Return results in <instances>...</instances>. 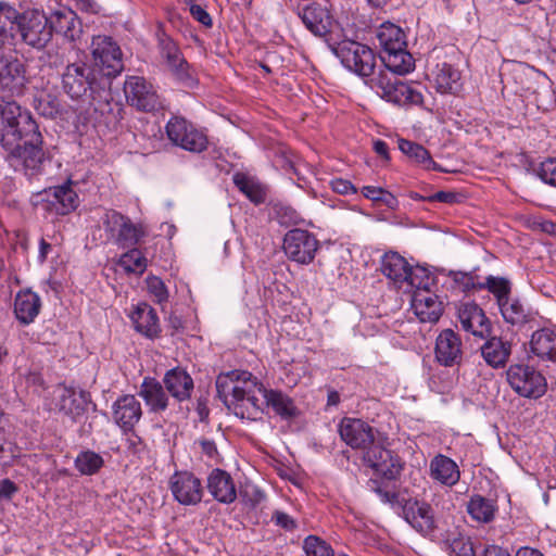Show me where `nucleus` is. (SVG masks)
Listing matches in <instances>:
<instances>
[{
  "label": "nucleus",
  "mask_w": 556,
  "mask_h": 556,
  "mask_svg": "<svg viewBox=\"0 0 556 556\" xmlns=\"http://www.w3.org/2000/svg\"><path fill=\"white\" fill-rule=\"evenodd\" d=\"M27 85L20 60L0 59V144L26 169L38 170L45 160L42 136L31 113L13 99L23 97Z\"/></svg>",
  "instance_id": "f257e3e1"
},
{
  "label": "nucleus",
  "mask_w": 556,
  "mask_h": 556,
  "mask_svg": "<svg viewBox=\"0 0 556 556\" xmlns=\"http://www.w3.org/2000/svg\"><path fill=\"white\" fill-rule=\"evenodd\" d=\"M341 439L352 448L363 452L364 463L386 480H396L403 469L397 455L383 446L379 432L357 418H343L339 425Z\"/></svg>",
  "instance_id": "f03ea898"
},
{
  "label": "nucleus",
  "mask_w": 556,
  "mask_h": 556,
  "mask_svg": "<svg viewBox=\"0 0 556 556\" xmlns=\"http://www.w3.org/2000/svg\"><path fill=\"white\" fill-rule=\"evenodd\" d=\"M61 83L63 91L72 100L79 101L94 111L109 103L110 81L85 61L68 63L61 74Z\"/></svg>",
  "instance_id": "7ed1b4c3"
},
{
  "label": "nucleus",
  "mask_w": 556,
  "mask_h": 556,
  "mask_svg": "<svg viewBox=\"0 0 556 556\" xmlns=\"http://www.w3.org/2000/svg\"><path fill=\"white\" fill-rule=\"evenodd\" d=\"M377 39L382 49L381 60L386 67L394 74L404 75L415 67V60L407 51L405 34L401 27L387 22L378 31Z\"/></svg>",
  "instance_id": "20e7f679"
},
{
  "label": "nucleus",
  "mask_w": 556,
  "mask_h": 556,
  "mask_svg": "<svg viewBox=\"0 0 556 556\" xmlns=\"http://www.w3.org/2000/svg\"><path fill=\"white\" fill-rule=\"evenodd\" d=\"M91 65L108 81L124 70L123 53L115 40L105 35L93 36L89 46Z\"/></svg>",
  "instance_id": "39448f33"
},
{
  "label": "nucleus",
  "mask_w": 556,
  "mask_h": 556,
  "mask_svg": "<svg viewBox=\"0 0 556 556\" xmlns=\"http://www.w3.org/2000/svg\"><path fill=\"white\" fill-rule=\"evenodd\" d=\"M393 74L381 71L371 77L367 85L388 102L399 105L421 103L422 94Z\"/></svg>",
  "instance_id": "423d86ee"
},
{
  "label": "nucleus",
  "mask_w": 556,
  "mask_h": 556,
  "mask_svg": "<svg viewBox=\"0 0 556 556\" xmlns=\"http://www.w3.org/2000/svg\"><path fill=\"white\" fill-rule=\"evenodd\" d=\"M264 391L266 388L252 376L251 386L245 383L242 389L233 388V399H230L229 409L242 419H261L265 405Z\"/></svg>",
  "instance_id": "0eeeda50"
},
{
  "label": "nucleus",
  "mask_w": 556,
  "mask_h": 556,
  "mask_svg": "<svg viewBox=\"0 0 556 556\" xmlns=\"http://www.w3.org/2000/svg\"><path fill=\"white\" fill-rule=\"evenodd\" d=\"M333 52L341 60L348 70L362 77H369L374 74L376 55L366 45L353 40L339 42Z\"/></svg>",
  "instance_id": "6e6552de"
},
{
  "label": "nucleus",
  "mask_w": 556,
  "mask_h": 556,
  "mask_svg": "<svg viewBox=\"0 0 556 556\" xmlns=\"http://www.w3.org/2000/svg\"><path fill=\"white\" fill-rule=\"evenodd\" d=\"M15 30L26 45L36 49L45 48L52 38L49 20L38 10L22 12Z\"/></svg>",
  "instance_id": "1a4fd4ad"
},
{
  "label": "nucleus",
  "mask_w": 556,
  "mask_h": 556,
  "mask_svg": "<svg viewBox=\"0 0 556 556\" xmlns=\"http://www.w3.org/2000/svg\"><path fill=\"white\" fill-rule=\"evenodd\" d=\"M506 378L513 390L523 397H540L546 391L544 376L529 365H511L506 371Z\"/></svg>",
  "instance_id": "9d476101"
},
{
  "label": "nucleus",
  "mask_w": 556,
  "mask_h": 556,
  "mask_svg": "<svg viewBox=\"0 0 556 556\" xmlns=\"http://www.w3.org/2000/svg\"><path fill=\"white\" fill-rule=\"evenodd\" d=\"M165 129L168 139L187 151L200 153L207 148L206 135L184 117L173 116Z\"/></svg>",
  "instance_id": "9b49d317"
},
{
  "label": "nucleus",
  "mask_w": 556,
  "mask_h": 556,
  "mask_svg": "<svg viewBox=\"0 0 556 556\" xmlns=\"http://www.w3.org/2000/svg\"><path fill=\"white\" fill-rule=\"evenodd\" d=\"M124 93L129 105L141 112H154L162 108L155 88L144 77L128 76L124 83Z\"/></svg>",
  "instance_id": "f8f14e48"
},
{
  "label": "nucleus",
  "mask_w": 556,
  "mask_h": 556,
  "mask_svg": "<svg viewBox=\"0 0 556 556\" xmlns=\"http://www.w3.org/2000/svg\"><path fill=\"white\" fill-rule=\"evenodd\" d=\"M319 249L316 237L304 229H291L283 239V250L289 260L299 264H309Z\"/></svg>",
  "instance_id": "ddd939ff"
},
{
  "label": "nucleus",
  "mask_w": 556,
  "mask_h": 556,
  "mask_svg": "<svg viewBox=\"0 0 556 556\" xmlns=\"http://www.w3.org/2000/svg\"><path fill=\"white\" fill-rule=\"evenodd\" d=\"M104 225L113 233L119 248H136L146 236V229L141 224H134L129 217L111 211L105 214Z\"/></svg>",
  "instance_id": "4468645a"
},
{
  "label": "nucleus",
  "mask_w": 556,
  "mask_h": 556,
  "mask_svg": "<svg viewBox=\"0 0 556 556\" xmlns=\"http://www.w3.org/2000/svg\"><path fill=\"white\" fill-rule=\"evenodd\" d=\"M169 489L181 505H197L203 496L201 480L189 471H176L170 477Z\"/></svg>",
  "instance_id": "2eb2a0df"
},
{
  "label": "nucleus",
  "mask_w": 556,
  "mask_h": 556,
  "mask_svg": "<svg viewBox=\"0 0 556 556\" xmlns=\"http://www.w3.org/2000/svg\"><path fill=\"white\" fill-rule=\"evenodd\" d=\"M434 355L442 366L460 365L463 362V342L459 334L452 329L442 330L435 340Z\"/></svg>",
  "instance_id": "dca6fc26"
},
{
  "label": "nucleus",
  "mask_w": 556,
  "mask_h": 556,
  "mask_svg": "<svg viewBox=\"0 0 556 556\" xmlns=\"http://www.w3.org/2000/svg\"><path fill=\"white\" fill-rule=\"evenodd\" d=\"M462 328L471 334L485 339L492 333L491 320L475 302L462 303L457 311Z\"/></svg>",
  "instance_id": "f3484780"
},
{
  "label": "nucleus",
  "mask_w": 556,
  "mask_h": 556,
  "mask_svg": "<svg viewBox=\"0 0 556 556\" xmlns=\"http://www.w3.org/2000/svg\"><path fill=\"white\" fill-rule=\"evenodd\" d=\"M41 194L45 210L56 215H66L78 206V195L71 182L51 187Z\"/></svg>",
  "instance_id": "a211bd4d"
},
{
  "label": "nucleus",
  "mask_w": 556,
  "mask_h": 556,
  "mask_svg": "<svg viewBox=\"0 0 556 556\" xmlns=\"http://www.w3.org/2000/svg\"><path fill=\"white\" fill-rule=\"evenodd\" d=\"M412 299V307L421 323H437L442 315V302L437 294L426 287L416 283Z\"/></svg>",
  "instance_id": "6ab92c4d"
},
{
  "label": "nucleus",
  "mask_w": 556,
  "mask_h": 556,
  "mask_svg": "<svg viewBox=\"0 0 556 556\" xmlns=\"http://www.w3.org/2000/svg\"><path fill=\"white\" fill-rule=\"evenodd\" d=\"M405 520L419 533L426 535L435 528L433 509L424 501L409 500L403 506Z\"/></svg>",
  "instance_id": "aec40b11"
},
{
  "label": "nucleus",
  "mask_w": 556,
  "mask_h": 556,
  "mask_svg": "<svg viewBox=\"0 0 556 556\" xmlns=\"http://www.w3.org/2000/svg\"><path fill=\"white\" fill-rule=\"evenodd\" d=\"M298 15L305 27L315 36H325L330 31L332 16L328 9L318 2L298 7Z\"/></svg>",
  "instance_id": "412c9836"
},
{
  "label": "nucleus",
  "mask_w": 556,
  "mask_h": 556,
  "mask_svg": "<svg viewBox=\"0 0 556 556\" xmlns=\"http://www.w3.org/2000/svg\"><path fill=\"white\" fill-rule=\"evenodd\" d=\"M381 271L395 285L402 286L404 282H407L410 287L416 286L412 266L397 252L390 251L382 256Z\"/></svg>",
  "instance_id": "4be33fe9"
},
{
  "label": "nucleus",
  "mask_w": 556,
  "mask_h": 556,
  "mask_svg": "<svg viewBox=\"0 0 556 556\" xmlns=\"http://www.w3.org/2000/svg\"><path fill=\"white\" fill-rule=\"evenodd\" d=\"M141 416V403L132 394L122 395L113 404V419L125 432L131 431Z\"/></svg>",
  "instance_id": "5701e85b"
},
{
  "label": "nucleus",
  "mask_w": 556,
  "mask_h": 556,
  "mask_svg": "<svg viewBox=\"0 0 556 556\" xmlns=\"http://www.w3.org/2000/svg\"><path fill=\"white\" fill-rule=\"evenodd\" d=\"M138 395L144 401L150 413L161 414L169 406V397L162 382L155 378L146 377L140 386Z\"/></svg>",
  "instance_id": "b1692460"
},
{
  "label": "nucleus",
  "mask_w": 556,
  "mask_h": 556,
  "mask_svg": "<svg viewBox=\"0 0 556 556\" xmlns=\"http://www.w3.org/2000/svg\"><path fill=\"white\" fill-rule=\"evenodd\" d=\"M137 332L148 339L159 338L161 326L156 311L148 303H139L129 315Z\"/></svg>",
  "instance_id": "393cba45"
},
{
  "label": "nucleus",
  "mask_w": 556,
  "mask_h": 556,
  "mask_svg": "<svg viewBox=\"0 0 556 556\" xmlns=\"http://www.w3.org/2000/svg\"><path fill=\"white\" fill-rule=\"evenodd\" d=\"M207 490L223 504H231L237 498V490L231 476L219 468L213 469L207 477Z\"/></svg>",
  "instance_id": "a878e982"
},
{
  "label": "nucleus",
  "mask_w": 556,
  "mask_h": 556,
  "mask_svg": "<svg viewBox=\"0 0 556 556\" xmlns=\"http://www.w3.org/2000/svg\"><path fill=\"white\" fill-rule=\"evenodd\" d=\"M162 383L172 397L178 402L189 400L194 388L191 376L180 367L167 370Z\"/></svg>",
  "instance_id": "bb28decb"
},
{
  "label": "nucleus",
  "mask_w": 556,
  "mask_h": 556,
  "mask_svg": "<svg viewBox=\"0 0 556 556\" xmlns=\"http://www.w3.org/2000/svg\"><path fill=\"white\" fill-rule=\"evenodd\" d=\"M481 345V356L492 368H504L511 354V343L501 337L490 336Z\"/></svg>",
  "instance_id": "cd10ccee"
},
{
  "label": "nucleus",
  "mask_w": 556,
  "mask_h": 556,
  "mask_svg": "<svg viewBox=\"0 0 556 556\" xmlns=\"http://www.w3.org/2000/svg\"><path fill=\"white\" fill-rule=\"evenodd\" d=\"M89 397L90 394L86 391L76 392L73 388H63L56 402L58 410L76 421L85 414Z\"/></svg>",
  "instance_id": "c85d7f7f"
},
{
  "label": "nucleus",
  "mask_w": 556,
  "mask_h": 556,
  "mask_svg": "<svg viewBox=\"0 0 556 556\" xmlns=\"http://www.w3.org/2000/svg\"><path fill=\"white\" fill-rule=\"evenodd\" d=\"M51 34L63 35L70 41H76L83 33V25L76 13L70 9L55 11L49 20Z\"/></svg>",
  "instance_id": "c756f323"
},
{
  "label": "nucleus",
  "mask_w": 556,
  "mask_h": 556,
  "mask_svg": "<svg viewBox=\"0 0 556 556\" xmlns=\"http://www.w3.org/2000/svg\"><path fill=\"white\" fill-rule=\"evenodd\" d=\"M41 300L30 289H24L16 293L14 299V314L22 325L31 324L40 313Z\"/></svg>",
  "instance_id": "7c9ffc66"
},
{
  "label": "nucleus",
  "mask_w": 556,
  "mask_h": 556,
  "mask_svg": "<svg viewBox=\"0 0 556 556\" xmlns=\"http://www.w3.org/2000/svg\"><path fill=\"white\" fill-rule=\"evenodd\" d=\"M252 374L247 370H231L219 374L216 379V391L218 397L229 408L230 399H233V388L242 389V386H251Z\"/></svg>",
  "instance_id": "2f4dec72"
},
{
  "label": "nucleus",
  "mask_w": 556,
  "mask_h": 556,
  "mask_svg": "<svg viewBox=\"0 0 556 556\" xmlns=\"http://www.w3.org/2000/svg\"><path fill=\"white\" fill-rule=\"evenodd\" d=\"M430 476L440 483L452 486L459 481L460 472L453 459L439 454L430 463Z\"/></svg>",
  "instance_id": "473e14b6"
},
{
  "label": "nucleus",
  "mask_w": 556,
  "mask_h": 556,
  "mask_svg": "<svg viewBox=\"0 0 556 556\" xmlns=\"http://www.w3.org/2000/svg\"><path fill=\"white\" fill-rule=\"evenodd\" d=\"M265 406L271 407L276 415L285 420L299 416L300 412L293 400L280 390L266 389L264 391Z\"/></svg>",
  "instance_id": "72a5a7b5"
},
{
  "label": "nucleus",
  "mask_w": 556,
  "mask_h": 556,
  "mask_svg": "<svg viewBox=\"0 0 556 556\" xmlns=\"http://www.w3.org/2000/svg\"><path fill=\"white\" fill-rule=\"evenodd\" d=\"M531 352L543 361H556V332L543 328L533 332L530 341Z\"/></svg>",
  "instance_id": "f704fd0d"
},
{
  "label": "nucleus",
  "mask_w": 556,
  "mask_h": 556,
  "mask_svg": "<svg viewBox=\"0 0 556 556\" xmlns=\"http://www.w3.org/2000/svg\"><path fill=\"white\" fill-rule=\"evenodd\" d=\"M434 79L441 93H456L460 88V72L448 63L437 66Z\"/></svg>",
  "instance_id": "c9c22d12"
},
{
  "label": "nucleus",
  "mask_w": 556,
  "mask_h": 556,
  "mask_svg": "<svg viewBox=\"0 0 556 556\" xmlns=\"http://www.w3.org/2000/svg\"><path fill=\"white\" fill-rule=\"evenodd\" d=\"M399 149L407 155L410 160L421 165L426 169L439 170L437 163L432 160L429 151L421 144L406 140L399 139Z\"/></svg>",
  "instance_id": "e433bc0d"
},
{
  "label": "nucleus",
  "mask_w": 556,
  "mask_h": 556,
  "mask_svg": "<svg viewBox=\"0 0 556 556\" xmlns=\"http://www.w3.org/2000/svg\"><path fill=\"white\" fill-rule=\"evenodd\" d=\"M235 186L254 204H262L266 200V189L260 182L242 173L233 176Z\"/></svg>",
  "instance_id": "4c0bfd02"
},
{
  "label": "nucleus",
  "mask_w": 556,
  "mask_h": 556,
  "mask_svg": "<svg viewBox=\"0 0 556 556\" xmlns=\"http://www.w3.org/2000/svg\"><path fill=\"white\" fill-rule=\"evenodd\" d=\"M504 320L511 325H523L529 321V312L518 299H507L498 305Z\"/></svg>",
  "instance_id": "58836bf2"
},
{
  "label": "nucleus",
  "mask_w": 556,
  "mask_h": 556,
  "mask_svg": "<svg viewBox=\"0 0 556 556\" xmlns=\"http://www.w3.org/2000/svg\"><path fill=\"white\" fill-rule=\"evenodd\" d=\"M467 510L477 521L488 523L493 520L496 506L493 501L476 495L469 501Z\"/></svg>",
  "instance_id": "ea45409f"
},
{
  "label": "nucleus",
  "mask_w": 556,
  "mask_h": 556,
  "mask_svg": "<svg viewBox=\"0 0 556 556\" xmlns=\"http://www.w3.org/2000/svg\"><path fill=\"white\" fill-rule=\"evenodd\" d=\"M482 289H486L492 293L496 299L497 305H500L510 298L511 282L507 278L490 275L483 282H478V290Z\"/></svg>",
  "instance_id": "a19ab883"
},
{
  "label": "nucleus",
  "mask_w": 556,
  "mask_h": 556,
  "mask_svg": "<svg viewBox=\"0 0 556 556\" xmlns=\"http://www.w3.org/2000/svg\"><path fill=\"white\" fill-rule=\"evenodd\" d=\"M118 265L127 273L141 275L147 268L148 261L139 249L130 248L119 257Z\"/></svg>",
  "instance_id": "79ce46f5"
},
{
  "label": "nucleus",
  "mask_w": 556,
  "mask_h": 556,
  "mask_svg": "<svg viewBox=\"0 0 556 556\" xmlns=\"http://www.w3.org/2000/svg\"><path fill=\"white\" fill-rule=\"evenodd\" d=\"M103 458L96 452H80L75 459V467L81 475L91 476L103 466Z\"/></svg>",
  "instance_id": "37998d69"
},
{
  "label": "nucleus",
  "mask_w": 556,
  "mask_h": 556,
  "mask_svg": "<svg viewBox=\"0 0 556 556\" xmlns=\"http://www.w3.org/2000/svg\"><path fill=\"white\" fill-rule=\"evenodd\" d=\"M20 14L13 5L0 1V40L8 37V30H15Z\"/></svg>",
  "instance_id": "c03bdc74"
},
{
  "label": "nucleus",
  "mask_w": 556,
  "mask_h": 556,
  "mask_svg": "<svg viewBox=\"0 0 556 556\" xmlns=\"http://www.w3.org/2000/svg\"><path fill=\"white\" fill-rule=\"evenodd\" d=\"M446 547L454 556H475V548L469 538L462 534H450L445 540Z\"/></svg>",
  "instance_id": "a18cd8bd"
},
{
  "label": "nucleus",
  "mask_w": 556,
  "mask_h": 556,
  "mask_svg": "<svg viewBox=\"0 0 556 556\" xmlns=\"http://www.w3.org/2000/svg\"><path fill=\"white\" fill-rule=\"evenodd\" d=\"M239 496L243 505L250 510L258 508L266 498L265 493L251 483H245L240 488Z\"/></svg>",
  "instance_id": "49530a36"
},
{
  "label": "nucleus",
  "mask_w": 556,
  "mask_h": 556,
  "mask_svg": "<svg viewBox=\"0 0 556 556\" xmlns=\"http://www.w3.org/2000/svg\"><path fill=\"white\" fill-rule=\"evenodd\" d=\"M304 551L306 556H333L331 546L316 535H308L304 540Z\"/></svg>",
  "instance_id": "de8ad7c7"
},
{
  "label": "nucleus",
  "mask_w": 556,
  "mask_h": 556,
  "mask_svg": "<svg viewBox=\"0 0 556 556\" xmlns=\"http://www.w3.org/2000/svg\"><path fill=\"white\" fill-rule=\"evenodd\" d=\"M168 68L175 78L182 85L187 87H192L195 85L193 73L190 71L189 64L184 59V56L177 60L174 64L168 65Z\"/></svg>",
  "instance_id": "09e8293b"
},
{
  "label": "nucleus",
  "mask_w": 556,
  "mask_h": 556,
  "mask_svg": "<svg viewBox=\"0 0 556 556\" xmlns=\"http://www.w3.org/2000/svg\"><path fill=\"white\" fill-rule=\"evenodd\" d=\"M147 287L148 291L155 298L157 303L162 304L164 302H167L168 291L161 278L155 276L148 277Z\"/></svg>",
  "instance_id": "8fccbe9b"
},
{
  "label": "nucleus",
  "mask_w": 556,
  "mask_h": 556,
  "mask_svg": "<svg viewBox=\"0 0 556 556\" xmlns=\"http://www.w3.org/2000/svg\"><path fill=\"white\" fill-rule=\"evenodd\" d=\"M161 54L166 60L167 66L182 58L177 45L170 38L160 39Z\"/></svg>",
  "instance_id": "3c124183"
},
{
  "label": "nucleus",
  "mask_w": 556,
  "mask_h": 556,
  "mask_svg": "<svg viewBox=\"0 0 556 556\" xmlns=\"http://www.w3.org/2000/svg\"><path fill=\"white\" fill-rule=\"evenodd\" d=\"M539 176L544 182L556 187V159H548L542 162Z\"/></svg>",
  "instance_id": "603ef678"
},
{
  "label": "nucleus",
  "mask_w": 556,
  "mask_h": 556,
  "mask_svg": "<svg viewBox=\"0 0 556 556\" xmlns=\"http://www.w3.org/2000/svg\"><path fill=\"white\" fill-rule=\"evenodd\" d=\"M453 279L462 286L463 291L478 290V282L475 281V277L471 274L457 271L453 274Z\"/></svg>",
  "instance_id": "864d4df0"
},
{
  "label": "nucleus",
  "mask_w": 556,
  "mask_h": 556,
  "mask_svg": "<svg viewBox=\"0 0 556 556\" xmlns=\"http://www.w3.org/2000/svg\"><path fill=\"white\" fill-rule=\"evenodd\" d=\"M370 486L380 496L383 503H394L397 498L396 492L384 488L377 480H370Z\"/></svg>",
  "instance_id": "5fc2aeb1"
},
{
  "label": "nucleus",
  "mask_w": 556,
  "mask_h": 556,
  "mask_svg": "<svg viewBox=\"0 0 556 556\" xmlns=\"http://www.w3.org/2000/svg\"><path fill=\"white\" fill-rule=\"evenodd\" d=\"M190 14H191V16L195 21H198L199 23H201L205 27H211L212 26V18L210 16V14L200 4H191L190 5Z\"/></svg>",
  "instance_id": "6e6d98bb"
},
{
  "label": "nucleus",
  "mask_w": 556,
  "mask_h": 556,
  "mask_svg": "<svg viewBox=\"0 0 556 556\" xmlns=\"http://www.w3.org/2000/svg\"><path fill=\"white\" fill-rule=\"evenodd\" d=\"M275 523L285 530H293L296 528L294 519L283 511L276 510L271 518Z\"/></svg>",
  "instance_id": "4d7b16f0"
},
{
  "label": "nucleus",
  "mask_w": 556,
  "mask_h": 556,
  "mask_svg": "<svg viewBox=\"0 0 556 556\" xmlns=\"http://www.w3.org/2000/svg\"><path fill=\"white\" fill-rule=\"evenodd\" d=\"M332 190L339 194H349V193H355L356 189L352 185L351 181L342 179V178H336L331 181Z\"/></svg>",
  "instance_id": "13d9d810"
},
{
  "label": "nucleus",
  "mask_w": 556,
  "mask_h": 556,
  "mask_svg": "<svg viewBox=\"0 0 556 556\" xmlns=\"http://www.w3.org/2000/svg\"><path fill=\"white\" fill-rule=\"evenodd\" d=\"M277 214L280 217L281 223H296L298 214L295 210L290 206H279Z\"/></svg>",
  "instance_id": "bf43d9fd"
},
{
  "label": "nucleus",
  "mask_w": 556,
  "mask_h": 556,
  "mask_svg": "<svg viewBox=\"0 0 556 556\" xmlns=\"http://www.w3.org/2000/svg\"><path fill=\"white\" fill-rule=\"evenodd\" d=\"M383 191H384V189H382L380 187H374V186H365L362 189L363 195L371 201H375V202L380 201V199L383 194Z\"/></svg>",
  "instance_id": "052dcab7"
},
{
  "label": "nucleus",
  "mask_w": 556,
  "mask_h": 556,
  "mask_svg": "<svg viewBox=\"0 0 556 556\" xmlns=\"http://www.w3.org/2000/svg\"><path fill=\"white\" fill-rule=\"evenodd\" d=\"M16 491L17 488L11 480L3 479L0 482V498H11Z\"/></svg>",
  "instance_id": "680f3d73"
},
{
  "label": "nucleus",
  "mask_w": 556,
  "mask_h": 556,
  "mask_svg": "<svg viewBox=\"0 0 556 556\" xmlns=\"http://www.w3.org/2000/svg\"><path fill=\"white\" fill-rule=\"evenodd\" d=\"M202 453L208 457H214L217 454V447L214 441L208 439H202L199 441Z\"/></svg>",
  "instance_id": "e2e57ef3"
},
{
  "label": "nucleus",
  "mask_w": 556,
  "mask_h": 556,
  "mask_svg": "<svg viewBox=\"0 0 556 556\" xmlns=\"http://www.w3.org/2000/svg\"><path fill=\"white\" fill-rule=\"evenodd\" d=\"M429 201H438L442 203H452L455 200V194L447 191H439L428 198Z\"/></svg>",
  "instance_id": "0e129e2a"
},
{
  "label": "nucleus",
  "mask_w": 556,
  "mask_h": 556,
  "mask_svg": "<svg viewBox=\"0 0 556 556\" xmlns=\"http://www.w3.org/2000/svg\"><path fill=\"white\" fill-rule=\"evenodd\" d=\"M374 151L380 155L383 160L390 161L389 148L388 144L383 140L374 141Z\"/></svg>",
  "instance_id": "69168bd1"
},
{
  "label": "nucleus",
  "mask_w": 556,
  "mask_h": 556,
  "mask_svg": "<svg viewBox=\"0 0 556 556\" xmlns=\"http://www.w3.org/2000/svg\"><path fill=\"white\" fill-rule=\"evenodd\" d=\"M484 556H510L507 551L504 548L491 545L484 549Z\"/></svg>",
  "instance_id": "338daca9"
},
{
  "label": "nucleus",
  "mask_w": 556,
  "mask_h": 556,
  "mask_svg": "<svg viewBox=\"0 0 556 556\" xmlns=\"http://www.w3.org/2000/svg\"><path fill=\"white\" fill-rule=\"evenodd\" d=\"M516 556H544L539 549L531 547H521L517 551Z\"/></svg>",
  "instance_id": "774afa93"
}]
</instances>
